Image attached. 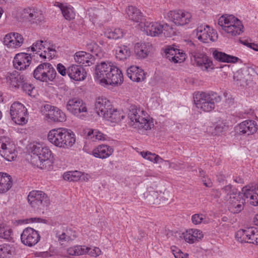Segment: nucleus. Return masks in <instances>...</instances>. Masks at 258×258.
Listing matches in <instances>:
<instances>
[{"instance_id":"11","label":"nucleus","mask_w":258,"mask_h":258,"mask_svg":"<svg viewBox=\"0 0 258 258\" xmlns=\"http://www.w3.org/2000/svg\"><path fill=\"white\" fill-rule=\"evenodd\" d=\"M66 107L69 112L81 119H83L87 114L86 104L80 98L70 99L67 103Z\"/></svg>"},{"instance_id":"22","label":"nucleus","mask_w":258,"mask_h":258,"mask_svg":"<svg viewBox=\"0 0 258 258\" xmlns=\"http://www.w3.org/2000/svg\"><path fill=\"white\" fill-rule=\"evenodd\" d=\"M257 124L253 120H245L240 123L237 127V133L240 135H250L257 131Z\"/></svg>"},{"instance_id":"60","label":"nucleus","mask_w":258,"mask_h":258,"mask_svg":"<svg viewBox=\"0 0 258 258\" xmlns=\"http://www.w3.org/2000/svg\"><path fill=\"white\" fill-rule=\"evenodd\" d=\"M205 218V216L203 214H195V224L201 223Z\"/></svg>"},{"instance_id":"53","label":"nucleus","mask_w":258,"mask_h":258,"mask_svg":"<svg viewBox=\"0 0 258 258\" xmlns=\"http://www.w3.org/2000/svg\"><path fill=\"white\" fill-rule=\"evenodd\" d=\"M22 91L29 96H33V92L34 87L33 85L26 82V80L23 83L22 86L20 87Z\"/></svg>"},{"instance_id":"48","label":"nucleus","mask_w":258,"mask_h":258,"mask_svg":"<svg viewBox=\"0 0 258 258\" xmlns=\"http://www.w3.org/2000/svg\"><path fill=\"white\" fill-rule=\"evenodd\" d=\"M81 175L82 173L81 172L76 170L64 173L63 177L66 180L77 181L80 179Z\"/></svg>"},{"instance_id":"36","label":"nucleus","mask_w":258,"mask_h":258,"mask_svg":"<svg viewBox=\"0 0 258 258\" xmlns=\"http://www.w3.org/2000/svg\"><path fill=\"white\" fill-rule=\"evenodd\" d=\"M46 42L42 40H38L33 43L31 46V51L33 52V54H36L45 60L47 58L48 50L46 47Z\"/></svg>"},{"instance_id":"18","label":"nucleus","mask_w":258,"mask_h":258,"mask_svg":"<svg viewBox=\"0 0 258 258\" xmlns=\"http://www.w3.org/2000/svg\"><path fill=\"white\" fill-rule=\"evenodd\" d=\"M251 68L245 67L236 71L233 76V79L237 85L244 87L252 81Z\"/></svg>"},{"instance_id":"43","label":"nucleus","mask_w":258,"mask_h":258,"mask_svg":"<svg viewBox=\"0 0 258 258\" xmlns=\"http://www.w3.org/2000/svg\"><path fill=\"white\" fill-rule=\"evenodd\" d=\"M130 48L125 45L120 46L116 49V57L119 60H124L130 56Z\"/></svg>"},{"instance_id":"1","label":"nucleus","mask_w":258,"mask_h":258,"mask_svg":"<svg viewBox=\"0 0 258 258\" xmlns=\"http://www.w3.org/2000/svg\"><path fill=\"white\" fill-rule=\"evenodd\" d=\"M47 139L55 146L63 149L71 148L76 142L74 132L63 127L50 130L47 135Z\"/></svg>"},{"instance_id":"59","label":"nucleus","mask_w":258,"mask_h":258,"mask_svg":"<svg viewBox=\"0 0 258 258\" xmlns=\"http://www.w3.org/2000/svg\"><path fill=\"white\" fill-rule=\"evenodd\" d=\"M47 50H48L47 58L49 60L55 56L56 51L54 48H50V47H47Z\"/></svg>"},{"instance_id":"28","label":"nucleus","mask_w":258,"mask_h":258,"mask_svg":"<svg viewBox=\"0 0 258 258\" xmlns=\"http://www.w3.org/2000/svg\"><path fill=\"white\" fill-rule=\"evenodd\" d=\"M164 53L165 57L175 63L182 62L185 59L183 53L170 46L165 48Z\"/></svg>"},{"instance_id":"64","label":"nucleus","mask_w":258,"mask_h":258,"mask_svg":"<svg viewBox=\"0 0 258 258\" xmlns=\"http://www.w3.org/2000/svg\"><path fill=\"white\" fill-rule=\"evenodd\" d=\"M199 176L201 178L202 180V178H205L206 177V174L205 171L201 168L199 169Z\"/></svg>"},{"instance_id":"10","label":"nucleus","mask_w":258,"mask_h":258,"mask_svg":"<svg viewBox=\"0 0 258 258\" xmlns=\"http://www.w3.org/2000/svg\"><path fill=\"white\" fill-rule=\"evenodd\" d=\"M41 111L48 121L55 122H64L66 116L64 112L57 107L46 104L41 108Z\"/></svg>"},{"instance_id":"20","label":"nucleus","mask_w":258,"mask_h":258,"mask_svg":"<svg viewBox=\"0 0 258 258\" xmlns=\"http://www.w3.org/2000/svg\"><path fill=\"white\" fill-rule=\"evenodd\" d=\"M168 17L175 25L181 26L188 24L192 19L190 13L181 10L170 11Z\"/></svg>"},{"instance_id":"17","label":"nucleus","mask_w":258,"mask_h":258,"mask_svg":"<svg viewBox=\"0 0 258 258\" xmlns=\"http://www.w3.org/2000/svg\"><path fill=\"white\" fill-rule=\"evenodd\" d=\"M20 17L24 21L32 23H37L43 20L44 16L41 11L35 8H27L20 11Z\"/></svg>"},{"instance_id":"52","label":"nucleus","mask_w":258,"mask_h":258,"mask_svg":"<svg viewBox=\"0 0 258 258\" xmlns=\"http://www.w3.org/2000/svg\"><path fill=\"white\" fill-rule=\"evenodd\" d=\"M84 250H85V254L87 253L90 256L95 257L100 255L101 253V250L97 247H94L92 248L84 246Z\"/></svg>"},{"instance_id":"33","label":"nucleus","mask_w":258,"mask_h":258,"mask_svg":"<svg viewBox=\"0 0 258 258\" xmlns=\"http://www.w3.org/2000/svg\"><path fill=\"white\" fill-rule=\"evenodd\" d=\"M127 77L133 81L140 82L145 78L144 71L136 66H131L126 70Z\"/></svg>"},{"instance_id":"30","label":"nucleus","mask_w":258,"mask_h":258,"mask_svg":"<svg viewBox=\"0 0 258 258\" xmlns=\"http://www.w3.org/2000/svg\"><path fill=\"white\" fill-rule=\"evenodd\" d=\"M258 189V186L247 185L243 187L242 191L243 192V196L245 199H249V203L254 206H258V194L255 190Z\"/></svg>"},{"instance_id":"57","label":"nucleus","mask_w":258,"mask_h":258,"mask_svg":"<svg viewBox=\"0 0 258 258\" xmlns=\"http://www.w3.org/2000/svg\"><path fill=\"white\" fill-rule=\"evenodd\" d=\"M86 47L88 51L96 53L98 48V46L95 42L90 41L87 44Z\"/></svg>"},{"instance_id":"25","label":"nucleus","mask_w":258,"mask_h":258,"mask_svg":"<svg viewBox=\"0 0 258 258\" xmlns=\"http://www.w3.org/2000/svg\"><path fill=\"white\" fill-rule=\"evenodd\" d=\"M24 42L23 36L18 33L7 34L4 39V43L8 47L15 48L20 47Z\"/></svg>"},{"instance_id":"37","label":"nucleus","mask_w":258,"mask_h":258,"mask_svg":"<svg viewBox=\"0 0 258 258\" xmlns=\"http://www.w3.org/2000/svg\"><path fill=\"white\" fill-rule=\"evenodd\" d=\"M152 50V45L149 43H137L135 46V53L140 58L147 57Z\"/></svg>"},{"instance_id":"55","label":"nucleus","mask_w":258,"mask_h":258,"mask_svg":"<svg viewBox=\"0 0 258 258\" xmlns=\"http://www.w3.org/2000/svg\"><path fill=\"white\" fill-rule=\"evenodd\" d=\"M232 187L231 184H229L222 188V190L226 195L224 197V199L226 201L227 200V197H230L231 196H232V194H236L237 193L232 189Z\"/></svg>"},{"instance_id":"31","label":"nucleus","mask_w":258,"mask_h":258,"mask_svg":"<svg viewBox=\"0 0 258 258\" xmlns=\"http://www.w3.org/2000/svg\"><path fill=\"white\" fill-rule=\"evenodd\" d=\"M7 82L15 88H20L26 80L23 75L17 71L8 73L6 75Z\"/></svg>"},{"instance_id":"2","label":"nucleus","mask_w":258,"mask_h":258,"mask_svg":"<svg viewBox=\"0 0 258 258\" xmlns=\"http://www.w3.org/2000/svg\"><path fill=\"white\" fill-rule=\"evenodd\" d=\"M128 117L130 126L139 130L144 131L151 130L154 126L152 118L143 110H141L135 105L131 106Z\"/></svg>"},{"instance_id":"12","label":"nucleus","mask_w":258,"mask_h":258,"mask_svg":"<svg viewBox=\"0 0 258 258\" xmlns=\"http://www.w3.org/2000/svg\"><path fill=\"white\" fill-rule=\"evenodd\" d=\"M87 14L90 20L93 24L103 23L108 21L110 18L108 10L102 6L89 9L87 11Z\"/></svg>"},{"instance_id":"7","label":"nucleus","mask_w":258,"mask_h":258,"mask_svg":"<svg viewBox=\"0 0 258 258\" xmlns=\"http://www.w3.org/2000/svg\"><path fill=\"white\" fill-rule=\"evenodd\" d=\"M141 27L147 35L153 37L158 36L162 33H164L165 35H168L169 33L173 31L172 28L167 24L161 25L158 22L149 21L141 23Z\"/></svg>"},{"instance_id":"44","label":"nucleus","mask_w":258,"mask_h":258,"mask_svg":"<svg viewBox=\"0 0 258 258\" xmlns=\"http://www.w3.org/2000/svg\"><path fill=\"white\" fill-rule=\"evenodd\" d=\"M14 252L13 246L3 244L0 245V258H10Z\"/></svg>"},{"instance_id":"15","label":"nucleus","mask_w":258,"mask_h":258,"mask_svg":"<svg viewBox=\"0 0 258 258\" xmlns=\"http://www.w3.org/2000/svg\"><path fill=\"white\" fill-rule=\"evenodd\" d=\"M232 197H227V204L229 210L232 213H238L244 208L245 199L243 198V192L232 194Z\"/></svg>"},{"instance_id":"62","label":"nucleus","mask_w":258,"mask_h":258,"mask_svg":"<svg viewBox=\"0 0 258 258\" xmlns=\"http://www.w3.org/2000/svg\"><path fill=\"white\" fill-rule=\"evenodd\" d=\"M203 184L208 187H211L212 186L213 183L210 178L205 177L201 180Z\"/></svg>"},{"instance_id":"19","label":"nucleus","mask_w":258,"mask_h":258,"mask_svg":"<svg viewBox=\"0 0 258 258\" xmlns=\"http://www.w3.org/2000/svg\"><path fill=\"white\" fill-rule=\"evenodd\" d=\"M40 239L38 231L32 228L27 227L24 229L21 234V240L23 244L31 247L37 244Z\"/></svg>"},{"instance_id":"51","label":"nucleus","mask_w":258,"mask_h":258,"mask_svg":"<svg viewBox=\"0 0 258 258\" xmlns=\"http://www.w3.org/2000/svg\"><path fill=\"white\" fill-rule=\"evenodd\" d=\"M147 201L149 204H159V194L156 191H151L146 197Z\"/></svg>"},{"instance_id":"3","label":"nucleus","mask_w":258,"mask_h":258,"mask_svg":"<svg viewBox=\"0 0 258 258\" xmlns=\"http://www.w3.org/2000/svg\"><path fill=\"white\" fill-rule=\"evenodd\" d=\"M31 149V163L42 169H48L52 163L50 160L52 155L51 150L40 144L33 145Z\"/></svg>"},{"instance_id":"56","label":"nucleus","mask_w":258,"mask_h":258,"mask_svg":"<svg viewBox=\"0 0 258 258\" xmlns=\"http://www.w3.org/2000/svg\"><path fill=\"white\" fill-rule=\"evenodd\" d=\"M224 131V127L220 124L216 125L215 126H210L209 132L213 135H218L222 133Z\"/></svg>"},{"instance_id":"32","label":"nucleus","mask_w":258,"mask_h":258,"mask_svg":"<svg viewBox=\"0 0 258 258\" xmlns=\"http://www.w3.org/2000/svg\"><path fill=\"white\" fill-rule=\"evenodd\" d=\"M105 86L121 84L123 81V75L121 71L116 66H113Z\"/></svg>"},{"instance_id":"58","label":"nucleus","mask_w":258,"mask_h":258,"mask_svg":"<svg viewBox=\"0 0 258 258\" xmlns=\"http://www.w3.org/2000/svg\"><path fill=\"white\" fill-rule=\"evenodd\" d=\"M56 69L58 72L62 76H64L67 74V69L61 63H58L57 65Z\"/></svg>"},{"instance_id":"4","label":"nucleus","mask_w":258,"mask_h":258,"mask_svg":"<svg viewBox=\"0 0 258 258\" xmlns=\"http://www.w3.org/2000/svg\"><path fill=\"white\" fill-rule=\"evenodd\" d=\"M221 100V96L215 92L195 93V105L200 112L211 111L215 108V104L219 102Z\"/></svg>"},{"instance_id":"40","label":"nucleus","mask_w":258,"mask_h":258,"mask_svg":"<svg viewBox=\"0 0 258 258\" xmlns=\"http://www.w3.org/2000/svg\"><path fill=\"white\" fill-rule=\"evenodd\" d=\"M0 238L10 242H14L12 229L3 223H0Z\"/></svg>"},{"instance_id":"61","label":"nucleus","mask_w":258,"mask_h":258,"mask_svg":"<svg viewBox=\"0 0 258 258\" xmlns=\"http://www.w3.org/2000/svg\"><path fill=\"white\" fill-rule=\"evenodd\" d=\"M204 235L203 232L200 230L195 229V242L196 241H199L203 238Z\"/></svg>"},{"instance_id":"13","label":"nucleus","mask_w":258,"mask_h":258,"mask_svg":"<svg viewBox=\"0 0 258 258\" xmlns=\"http://www.w3.org/2000/svg\"><path fill=\"white\" fill-rule=\"evenodd\" d=\"M10 114L12 120L18 124H24L27 122V110L19 102L12 104L10 109Z\"/></svg>"},{"instance_id":"42","label":"nucleus","mask_w":258,"mask_h":258,"mask_svg":"<svg viewBox=\"0 0 258 258\" xmlns=\"http://www.w3.org/2000/svg\"><path fill=\"white\" fill-rule=\"evenodd\" d=\"M67 253L69 256H79L85 254V250H84V246L76 245L70 246L66 249Z\"/></svg>"},{"instance_id":"24","label":"nucleus","mask_w":258,"mask_h":258,"mask_svg":"<svg viewBox=\"0 0 258 258\" xmlns=\"http://www.w3.org/2000/svg\"><path fill=\"white\" fill-rule=\"evenodd\" d=\"M112 107L111 102L106 98L99 97L95 103V108L97 114L103 118L107 117V113Z\"/></svg>"},{"instance_id":"35","label":"nucleus","mask_w":258,"mask_h":258,"mask_svg":"<svg viewBox=\"0 0 258 258\" xmlns=\"http://www.w3.org/2000/svg\"><path fill=\"white\" fill-rule=\"evenodd\" d=\"M113 149L106 145H100L93 150L92 154L96 158L105 159L112 154Z\"/></svg>"},{"instance_id":"9","label":"nucleus","mask_w":258,"mask_h":258,"mask_svg":"<svg viewBox=\"0 0 258 258\" xmlns=\"http://www.w3.org/2000/svg\"><path fill=\"white\" fill-rule=\"evenodd\" d=\"M236 239L240 243L258 245V228L255 227L241 229L235 234Z\"/></svg>"},{"instance_id":"34","label":"nucleus","mask_w":258,"mask_h":258,"mask_svg":"<svg viewBox=\"0 0 258 258\" xmlns=\"http://www.w3.org/2000/svg\"><path fill=\"white\" fill-rule=\"evenodd\" d=\"M74 59L78 63L90 66L93 64L95 61L94 57L90 53L85 51H79L75 53Z\"/></svg>"},{"instance_id":"16","label":"nucleus","mask_w":258,"mask_h":258,"mask_svg":"<svg viewBox=\"0 0 258 258\" xmlns=\"http://www.w3.org/2000/svg\"><path fill=\"white\" fill-rule=\"evenodd\" d=\"M196 35L199 40L203 43L209 41L214 42L218 39V34L208 25H201L196 29Z\"/></svg>"},{"instance_id":"54","label":"nucleus","mask_w":258,"mask_h":258,"mask_svg":"<svg viewBox=\"0 0 258 258\" xmlns=\"http://www.w3.org/2000/svg\"><path fill=\"white\" fill-rule=\"evenodd\" d=\"M183 237L185 241L190 243H194V230L192 229L186 230L185 232L182 233V236L180 237Z\"/></svg>"},{"instance_id":"49","label":"nucleus","mask_w":258,"mask_h":258,"mask_svg":"<svg viewBox=\"0 0 258 258\" xmlns=\"http://www.w3.org/2000/svg\"><path fill=\"white\" fill-rule=\"evenodd\" d=\"M88 138L98 140H105L106 136L97 130H89L87 134Z\"/></svg>"},{"instance_id":"21","label":"nucleus","mask_w":258,"mask_h":258,"mask_svg":"<svg viewBox=\"0 0 258 258\" xmlns=\"http://www.w3.org/2000/svg\"><path fill=\"white\" fill-rule=\"evenodd\" d=\"M55 237L61 245L74 241L77 237V232L71 228L55 231Z\"/></svg>"},{"instance_id":"29","label":"nucleus","mask_w":258,"mask_h":258,"mask_svg":"<svg viewBox=\"0 0 258 258\" xmlns=\"http://www.w3.org/2000/svg\"><path fill=\"white\" fill-rule=\"evenodd\" d=\"M67 74L69 77L75 81L84 80L86 77V72L81 66L73 64L67 69Z\"/></svg>"},{"instance_id":"23","label":"nucleus","mask_w":258,"mask_h":258,"mask_svg":"<svg viewBox=\"0 0 258 258\" xmlns=\"http://www.w3.org/2000/svg\"><path fill=\"white\" fill-rule=\"evenodd\" d=\"M33 55L27 53H20L17 54L13 60V64L15 68L19 70H24L29 66Z\"/></svg>"},{"instance_id":"63","label":"nucleus","mask_w":258,"mask_h":258,"mask_svg":"<svg viewBox=\"0 0 258 258\" xmlns=\"http://www.w3.org/2000/svg\"><path fill=\"white\" fill-rule=\"evenodd\" d=\"M244 44L248 46L254 50L258 51V44L248 42H244Z\"/></svg>"},{"instance_id":"50","label":"nucleus","mask_w":258,"mask_h":258,"mask_svg":"<svg viewBox=\"0 0 258 258\" xmlns=\"http://www.w3.org/2000/svg\"><path fill=\"white\" fill-rule=\"evenodd\" d=\"M61 13L66 20H71L75 18V14L73 11V8L70 6H67L63 8Z\"/></svg>"},{"instance_id":"41","label":"nucleus","mask_w":258,"mask_h":258,"mask_svg":"<svg viewBox=\"0 0 258 258\" xmlns=\"http://www.w3.org/2000/svg\"><path fill=\"white\" fill-rule=\"evenodd\" d=\"M126 12L129 19L136 22H139L143 17V14L141 11L132 6H129L126 9Z\"/></svg>"},{"instance_id":"38","label":"nucleus","mask_w":258,"mask_h":258,"mask_svg":"<svg viewBox=\"0 0 258 258\" xmlns=\"http://www.w3.org/2000/svg\"><path fill=\"white\" fill-rule=\"evenodd\" d=\"M212 54L214 58L220 62L234 63L239 59L236 56L228 55L224 52L219 51L216 49L213 50Z\"/></svg>"},{"instance_id":"47","label":"nucleus","mask_w":258,"mask_h":258,"mask_svg":"<svg viewBox=\"0 0 258 258\" xmlns=\"http://www.w3.org/2000/svg\"><path fill=\"white\" fill-rule=\"evenodd\" d=\"M141 155L142 156L154 163H161L163 160L159 155L155 153H152L150 152H141Z\"/></svg>"},{"instance_id":"45","label":"nucleus","mask_w":258,"mask_h":258,"mask_svg":"<svg viewBox=\"0 0 258 258\" xmlns=\"http://www.w3.org/2000/svg\"><path fill=\"white\" fill-rule=\"evenodd\" d=\"M104 35L109 39H118L123 37V32L119 28L108 29L105 31Z\"/></svg>"},{"instance_id":"39","label":"nucleus","mask_w":258,"mask_h":258,"mask_svg":"<svg viewBox=\"0 0 258 258\" xmlns=\"http://www.w3.org/2000/svg\"><path fill=\"white\" fill-rule=\"evenodd\" d=\"M13 184L12 177L7 173H0V194L7 192Z\"/></svg>"},{"instance_id":"5","label":"nucleus","mask_w":258,"mask_h":258,"mask_svg":"<svg viewBox=\"0 0 258 258\" xmlns=\"http://www.w3.org/2000/svg\"><path fill=\"white\" fill-rule=\"evenodd\" d=\"M218 25L231 36L239 35L243 32L241 21L233 15L222 16L219 19Z\"/></svg>"},{"instance_id":"26","label":"nucleus","mask_w":258,"mask_h":258,"mask_svg":"<svg viewBox=\"0 0 258 258\" xmlns=\"http://www.w3.org/2000/svg\"><path fill=\"white\" fill-rule=\"evenodd\" d=\"M0 154L6 160L11 161L17 157L14 144L10 142L2 143L1 145Z\"/></svg>"},{"instance_id":"27","label":"nucleus","mask_w":258,"mask_h":258,"mask_svg":"<svg viewBox=\"0 0 258 258\" xmlns=\"http://www.w3.org/2000/svg\"><path fill=\"white\" fill-rule=\"evenodd\" d=\"M195 63L197 67L203 71L209 72L210 70L214 69L212 60L206 54L195 55Z\"/></svg>"},{"instance_id":"14","label":"nucleus","mask_w":258,"mask_h":258,"mask_svg":"<svg viewBox=\"0 0 258 258\" xmlns=\"http://www.w3.org/2000/svg\"><path fill=\"white\" fill-rule=\"evenodd\" d=\"M113 65L104 61L98 63L95 67V78L100 85L105 86Z\"/></svg>"},{"instance_id":"46","label":"nucleus","mask_w":258,"mask_h":258,"mask_svg":"<svg viewBox=\"0 0 258 258\" xmlns=\"http://www.w3.org/2000/svg\"><path fill=\"white\" fill-rule=\"evenodd\" d=\"M104 118L111 122H117L123 118V115H121L118 111L112 107L107 113V117Z\"/></svg>"},{"instance_id":"8","label":"nucleus","mask_w":258,"mask_h":258,"mask_svg":"<svg viewBox=\"0 0 258 258\" xmlns=\"http://www.w3.org/2000/svg\"><path fill=\"white\" fill-rule=\"evenodd\" d=\"M27 200L30 205L37 210H44L50 204L47 196L40 190H32L27 197Z\"/></svg>"},{"instance_id":"6","label":"nucleus","mask_w":258,"mask_h":258,"mask_svg":"<svg viewBox=\"0 0 258 258\" xmlns=\"http://www.w3.org/2000/svg\"><path fill=\"white\" fill-rule=\"evenodd\" d=\"M34 78L39 81L48 83L52 82L56 76V72L49 62L40 64L33 72Z\"/></svg>"}]
</instances>
